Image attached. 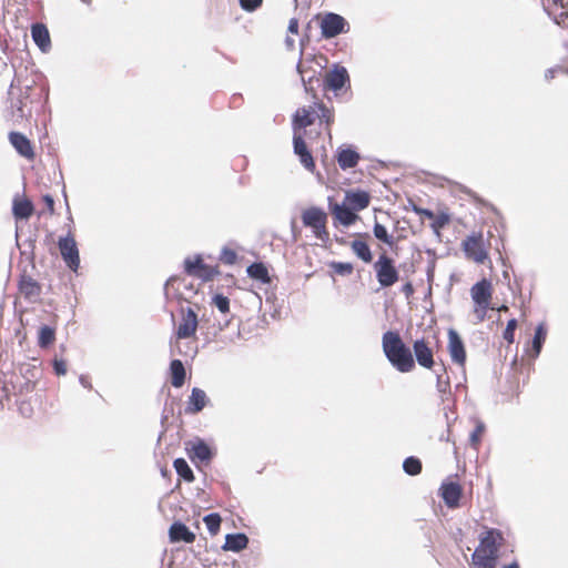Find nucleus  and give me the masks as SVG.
<instances>
[{
  "label": "nucleus",
  "mask_w": 568,
  "mask_h": 568,
  "mask_svg": "<svg viewBox=\"0 0 568 568\" xmlns=\"http://www.w3.org/2000/svg\"><path fill=\"white\" fill-rule=\"evenodd\" d=\"M197 326V314L190 307L182 310L181 320L175 331L176 339L195 337Z\"/></svg>",
  "instance_id": "9d476101"
},
{
  "label": "nucleus",
  "mask_w": 568,
  "mask_h": 568,
  "mask_svg": "<svg viewBox=\"0 0 568 568\" xmlns=\"http://www.w3.org/2000/svg\"><path fill=\"white\" fill-rule=\"evenodd\" d=\"M497 311L498 312H508V306L507 305H501V306L497 307Z\"/></svg>",
  "instance_id": "4d7b16f0"
},
{
  "label": "nucleus",
  "mask_w": 568,
  "mask_h": 568,
  "mask_svg": "<svg viewBox=\"0 0 568 568\" xmlns=\"http://www.w3.org/2000/svg\"><path fill=\"white\" fill-rule=\"evenodd\" d=\"M465 256L477 263L485 264L489 260L490 242L484 237L483 232H473L462 242Z\"/></svg>",
  "instance_id": "39448f33"
},
{
  "label": "nucleus",
  "mask_w": 568,
  "mask_h": 568,
  "mask_svg": "<svg viewBox=\"0 0 568 568\" xmlns=\"http://www.w3.org/2000/svg\"><path fill=\"white\" fill-rule=\"evenodd\" d=\"M304 226L312 229L316 239L326 242L329 239L327 230V213L317 206L305 209L301 214Z\"/></svg>",
  "instance_id": "423d86ee"
},
{
  "label": "nucleus",
  "mask_w": 568,
  "mask_h": 568,
  "mask_svg": "<svg viewBox=\"0 0 568 568\" xmlns=\"http://www.w3.org/2000/svg\"><path fill=\"white\" fill-rule=\"evenodd\" d=\"M376 280L382 287H390L399 280V272L395 265V261L382 252L373 264Z\"/></svg>",
  "instance_id": "0eeeda50"
},
{
  "label": "nucleus",
  "mask_w": 568,
  "mask_h": 568,
  "mask_svg": "<svg viewBox=\"0 0 568 568\" xmlns=\"http://www.w3.org/2000/svg\"><path fill=\"white\" fill-rule=\"evenodd\" d=\"M213 304L217 307V310L223 313V314H227L230 313V300L222 295V294H216L214 297H213Z\"/></svg>",
  "instance_id": "37998d69"
},
{
  "label": "nucleus",
  "mask_w": 568,
  "mask_h": 568,
  "mask_svg": "<svg viewBox=\"0 0 568 568\" xmlns=\"http://www.w3.org/2000/svg\"><path fill=\"white\" fill-rule=\"evenodd\" d=\"M373 233L377 240H379L388 245H393V243H394L393 236L388 234L387 229L384 225H382L381 223L376 222L374 224Z\"/></svg>",
  "instance_id": "58836bf2"
},
{
  "label": "nucleus",
  "mask_w": 568,
  "mask_h": 568,
  "mask_svg": "<svg viewBox=\"0 0 568 568\" xmlns=\"http://www.w3.org/2000/svg\"><path fill=\"white\" fill-rule=\"evenodd\" d=\"M368 234H358L355 240L351 242V248L353 253L362 260L364 263L368 264L373 261V254L366 239Z\"/></svg>",
  "instance_id": "aec40b11"
},
{
  "label": "nucleus",
  "mask_w": 568,
  "mask_h": 568,
  "mask_svg": "<svg viewBox=\"0 0 568 568\" xmlns=\"http://www.w3.org/2000/svg\"><path fill=\"white\" fill-rule=\"evenodd\" d=\"M546 335H547V331H546L544 324H539L536 328L535 336L532 339V349H534L536 356H538L541 351L542 344L546 341Z\"/></svg>",
  "instance_id": "e433bc0d"
},
{
  "label": "nucleus",
  "mask_w": 568,
  "mask_h": 568,
  "mask_svg": "<svg viewBox=\"0 0 568 568\" xmlns=\"http://www.w3.org/2000/svg\"><path fill=\"white\" fill-rule=\"evenodd\" d=\"M318 119L320 124L325 125V131L328 136H332V125L335 121L334 109L325 105L323 101H315L313 105L298 108L293 115L292 126L294 133H304L306 135V128Z\"/></svg>",
  "instance_id": "f257e3e1"
},
{
  "label": "nucleus",
  "mask_w": 568,
  "mask_h": 568,
  "mask_svg": "<svg viewBox=\"0 0 568 568\" xmlns=\"http://www.w3.org/2000/svg\"><path fill=\"white\" fill-rule=\"evenodd\" d=\"M55 341V328L43 325L40 327L38 333V345L41 348H47L52 345Z\"/></svg>",
  "instance_id": "7c9ffc66"
},
{
  "label": "nucleus",
  "mask_w": 568,
  "mask_h": 568,
  "mask_svg": "<svg viewBox=\"0 0 568 568\" xmlns=\"http://www.w3.org/2000/svg\"><path fill=\"white\" fill-rule=\"evenodd\" d=\"M414 357L419 366L426 369H433L435 366L434 348L430 342L425 338H418L413 343Z\"/></svg>",
  "instance_id": "9b49d317"
},
{
  "label": "nucleus",
  "mask_w": 568,
  "mask_h": 568,
  "mask_svg": "<svg viewBox=\"0 0 568 568\" xmlns=\"http://www.w3.org/2000/svg\"><path fill=\"white\" fill-rule=\"evenodd\" d=\"M241 7L246 11H254L262 4V0H240Z\"/></svg>",
  "instance_id": "a18cd8bd"
},
{
  "label": "nucleus",
  "mask_w": 568,
  "mask_h": 568,
  "mask_svg": "<svg viewBox=\"0 0 568 568\" xmlns=\"http://www.w3.org/2000/svg\"><path fill=\"white\" fill-rule=\"evenodd\" d=\"M294 153L298 156L301 164L310 172L315 171V161L305 142L304 133L293 135Z\"/></svg>",
  "instance_id": "dca6fc26"
},
{
  "label": "nucleus",
  "mask_w": 568,
  "mask_h": 568,
  "mask_svg": "<svg viewBox=\"0 0 568 568\" xmlns=\"http://www.w3.org/2000/svg\"><path fill=\"white\" fill-rule=\"evenodd\" d=\"M402 292L405 294L406 297H409L414 294V286L410 282H407L403 285Z\"/></svg>",
  "instance_id": "3c124183"
},
{
  "label": "nucleus",
  "mask_w": 568,
  "mask_h": 568,
  "mask_svg": "<svg viewBox=\"0 0 568 568\" xmlns=\"http://www.w3.org/2000/svg\"><path fill=\"white\" fill-rule=\"evenodd\" d=\"M207 400L206 393L201 388L194 387L189 397L185 412L192 415L197 414L206 406Z\"/></svg>",
  "instance_id": "5701e85b"
},
{
  "label": "nucleus",
  "mask_w": 568,
  "mask_h": 568,
  "mask_svg": "<svg viewBox=\"0 0 568 568\" xmlns=\"http://www.w3.org/2000/svg\"><path fill=\"white\" fill-rule=\"evenodd\" d=\"M8 139L19 155L23 156L28 161H33L36 159L34 148L24 134L12 131L9 133Z\"/></svg>",
  "instance_id": "f3484780"
},
{
  "label": "nucleus",
  "mask_w": 568,
  "mask_h": 568,
  "mask_svg": "<svg viewBox=\"0 0 568 568\" xmlns=\"http://www.w3.org/2000/svg\"><path fill=\"white\" fill-rule=\"evenodd\" d=\"M403 468L406 474L416 476L422 473V462L417 457H407L403 463Z\"/></svg>",
  "instance_id": "c9c22d12"
},
{
  "label": "nucleus",
  "mask_w": 568,
  "mask_h": 568,
  "mask_svg": "<svg viewBox=\"0 0 568 568\" xmlns=\"http://www.w3.org/2000/svg\"><path fill=\"white\" fill-rule=\"evenodd\" d=\"M203 521L212 536H215L220 531L222 519L217 513L206 515Z\"/></svg>",
  "instance_id": "f704fd0d"
},
{
  "label": "nucleus",
  "mask_w": 568,
  "mask_h": 568,
  "mask_svg": "<svg viewBox=\"0 0 568 568\" xmlns=\"http://www.w3.org/2000/svg\"><path fill=\"white\" fill-rule=\"evenodd\" d=\"M13 88H14V81H13V82H12V84H11V91L9 92V93H10V95H13V94H14Z\"/></svg>",
  "instance_id": "bf43d9fd"
},
{
  "label": "nucleus",
  "mask_w": 568,
  "mask_h": 568,
  "mask_svg": "<svg viewBox=\"0 0 568 568\" xmlns=\"http://www.w3.org/2000/svg\"><path fill=\"white\" fill-rule=\"evenodd\" d=\"M447 336H448L447 348H448V353L450 355L452 361L456 365H458L460 367H465L467 354H466V348H465L462 337L459 336L458 332L454 328L448 329Z\"/></svg>",
  "instance_id": "ddd939ff"
},
{
  "label": "nucleus",
  "mask_w": 568,
  "mask_h": 568,
  "mask_svg": "<svg viewBox=\"0 0 568 568\" xmlns=\"http://www.w3.org/2000/svg\"><path fill=\"white\" fill-rule=\"evenodd\" d=\"M31 36L41 51L47 52L51 48L50 33L43 23H34L31 27Z\"/></svg>",
  "instance_id": "393cba45"
},
{
  "label": "nucleus",
  "mask_w": 568,
  "mask_h": 568,
  "mask_svg": "<svg viewBox=\"0 0 568 568\" xmlns=\"http://www.w3.org/2000/svg\"><path fill=\"white\" fill-rule=\"evenodd\" d=\"M185 273L190 276L202 280L203 282L212 281L217 274V266L207 265L201 256L186 258L184 261Z\"/></svg>",
  "instance_id": "1a4fd4ad"
},
{
  "label": "nucleus",
  "mask_w": 568,
  "mask_h": 568,
  "mask_svg": "<svg viewBox=\"0 0 568 568\" xmlns=\"http://www.w3.org/2000/svg\"><path fill=\"white\" fill-rule=\"evenodd\" d=\"M58 246L65 264L75 272L80 266V256L74 237L72 235L60 237Z\"/></svg>",
  "instance_id": "f8f14e48"
},
{
  "label": "nucleus",
  "mask_w": 568,
  "mask_h": 568,
  "mask_svg": "<svg viewBox=\"0 0 568 568\" xmlns=\"http://www.w3.org/2000/svg\"><path fill=\"white\" fill-rule=\"evenodd\" d=\"M285 43H286L287 49H290V50H293L295 47V40L290 36L286 37Z\"/></svg>",
  "instance_id": "5fc2aeb1"
},
{
  "label": "nucleus",
  "mask_w": 568,
  "mask_h": 568,
  "mask_svg": "<svg viewBox=\"0 0 568 568\" xmlns=\"http://www.w3.org/2000/svg\"><path fill=\"white\" fill-rule=\"evenodd\" d=\"M170 375L173 387L180 388L184 385L186 373L184 365L180 359H173L170 363Z\"/></svg>",
  "instance_id": "cd10ccee"
},
{
  "label": "nucleus",
  "mask_w": 568,
  "mask_h": 568,
  "mask_svg": "<svg viewBox=\"0 0 568 568\" xmlns=\"http://www.w3.org/2000/svg\"><path fill=\"white\" fill-rule=\"evenodd\" d=\"M484 434H485V425L483 423H477L475 428L471 430V433L469 435L470 446L476 452L479 449Z\"/></svg>",
  "instance_id": "4c0bfd02"
},
{
  "label": "nucleus",
  "mask_w": 568,
  "mask_h": 568,
  "mask_svg": "<svg viewBox=\"0 0 568 568\" xmlns=\"http://www.w3.org/2000/svg\"><path fill=\"white\" fill-rule=\"evenodd\" d=\"M29 95L19 97L16 101L12 100L11 106L16 109L13 115L17 119L23 120L31 115V109L29 108Z\"/></svg>",
  "instance_id": "c85d7f7f"
},
{
  "label": "nucleus",
  "mask_w": 568,
  "mask_h": 568,
  "mask_svg": "<svg viewBox=\"0 0 568 568\" xmlns=\"http://www.w3.org/2000/svg\"><path fill=\"white\" fill-rule=\"evenodd\" d=\"M211 456V449L204 442H199L192 446V458H197L201 462H204L209 460Z\"/></svg>",
  "instance_id": "473e14b6"
},
{
  "label": "nucleus",
  "mask_w": 568,
  "mask_h": 568,
  "mask_svg": "<svg viewBox=\"0 0 568 568\" xmlns=\"http://www.w3.org/2000/svg\"><path fill=\"white\" fill-rule=\"evenodd\" d=\"M437 386H438L439 392L446 393V392H447V389L449 388V382H448V381L443 382V381L438 377Z\"/></svg>",
  "instance_id": "603ef678"
},
{
  "label": "nucleus",
  "mask_w": 568,
  "mask_h": 568,
  "mask_svg": "<svg viewBox=\"0 0 568 568\" xmlns=\"http://www.w3.org/2000/svg\"><path fill=\"white\" fill-rule=\"evenodd\" d=\"M503 532L498 529H487L479 538V545L473 554V564L476 568H496L498 552L504 545Z\"/></svg>",
  "instance_id": "f03ea898"
},
{
  "label": "nucleus",
  "mask_w": 568,
  "mask_h": 568,
  "mask_svg": "<svg viewBox=\"0 0 568 568\" xmlns=\"http://www.w3.org/2000/svg\"><path fill=\"white\" fill-rule=\"evenodd\" d=\"M518 326L516 318H511L507 322L506 328L503 332V338L507 343V346L515 342V331Z\"/></svg>",
  "instance_id": "a19ab883"
},
{
  "label": "nucleus",
  "mask_w": 568,
  "mask_h": 568,
  "mask_svg": "<svg viewBox=\"0 0 568 568\" xmlns=\"http://www.w3.org/2000/svg\"><path fill=\"white\" fill-rule=\"evenodd\" d=\"M19 292L27 300H34L41 294V285L31 276L22 275L19 281Z\"/></svg>",
  "instance_id": "b1692460"
},
{
  "label": "nucleus",
  "mask_w": 568,
  "mask_h": 568,
  "mask_svg": "<svg viewBox=\"0 0 568 568\" xmlns=\"http://www.w3.org/2000/svg\"><path fill=\"white\" fill-rule=\"evenodd\" d=\"M355 213L365 210L371 203V195L364 190H348L345 192L344 201Z\"/></svg>",
  "instance_id": "a211bd4d"
},
{
  "label": "nucleus",
  "mask_w": 568,
  "mask_h": 568,
  "mask_svg": "<svg viewBox=\"0 0 568 568\" xmlns=\"http://www.w3.org/2000/svg\"><path fill=\"white\" fill-rule=\"evenodd\" d=\"M173 466L178 475L185 481L192 483L194 480V474L184 458H176Z\"/></svg>",
  "instance_id": "2f4dec72"
},
{
  "label": "nucleus",
  "mask_w": 568,
  "mask_h": 568,
  "mask_svg": "<svg viewBox=\"0 0 568 568\" xmlns=\"http://www.w3.org/2000/svg\"><path fill=\"white\" fill-rule=\"evenodd\" d=\"M554 3L560 8H566L568 6V0H554Z\"/></svg>",
  "instance_id": "6e6d98bb"
},
{
  "label": "nucleus",
  "mask_w": 568,
  "mask_h": 568,
  "mask_svg": "<svg viewBox=\"0 0 568 568\" xmlns=\"http://www.w3.org/2000/svg\"><path fill=\"white\" fill-rule=\"evenodd\" d=\"M329 211L335 221L344 226L353 225L357 220L358 215L355 213L349 206L345 203L338 204H329Z\"/></svg>",
  "instance_id": "6ab92c4d"
},
{
  "label": "nucleus",
  "mask_w": 568,
  "mask_h": 568,
  "mask_svg": "<svg viewBox=\"0 0 568 568\" xmlns=\"http://www.w3.org/2000/svg\"><path fill=\"white\" fill-rule=\"evenodd\" d=\"M248 545V538L245 534H229L225 537V544L223 550L239 552L245 549Z\"/></svg>",
  "instance_id": "bb28decb"
},
{
  "label": "nucleus",
  "mask_w": 568,
  "mask_h": 568,
  "mask_svg": "<svg viewBox=\"0 0 568 568\" xmlns=\"http://www.w3.org/2000/svg\"><path fill=\"white\" fill-rule=\"evenodd\" d=\"M298 19L292 18L288 22L287 30L292 34H298Z\"/></svg>",
  "instance_id": "8fccbe9b"
},
{
  "label": "nucleus",
  "mask_w": 568,
  "mask_h": 568,
  "mask_svg": "<svg viewBox=\"0 0 568 568\" xmlns=\"http://www.w3.org/2000/svg\"><path fill=\"white\" fill-rule=\"evenodd\" d=\"M413 211L418 214L419 216L426 217L428 220H432L435 217V213L428 209H423L419 206L414 205Z\"/></svg>",
  "instance_id": "09e8293b"
},
{
  "label": "nucleus",
  "mask_w": 568,
  "mask_h": 568,
  "mask_svg": "<svg viewBox=\"0 0 568 568\" xmlns=\"http://www.w3.org/2000/svg\"><path fill=\"white\" fill-rule=\"evenodd\" d=\"M383 351L389 363L400 373L415 368V359L397 332L388 331L383 335Z\"/></svg>",
  "instance_id": "7ed1b4c3"
},
{
  "label": "nucleus",
  "mask_w": 568,
  "mask_h": 568,
  "mask_svg": "<svg viewBox=\"0 0 568 568\" xmlns=\"http://www.w3.org/2000/svg\"><path fill=\"white\" fill-rule=\"evenodd\" d=\"M558 71H561V69H549V70H547V72L545 73L546 79H547V80H549V79H554V78H555V74H556Z\"/></svg>",
  "instance_id": "864d4df0"
},
{
  "label": "nucleus",
  "mask_w": 568,
  "mask_h": 568,
  "mask_svg": "<svg viewBox=\"0 0 568 568\" xmlns=\"http://www.w3.org/2000/svg\"><path fill=\"white\" fill-rule=\"evenodd\" d=\"M346 84H349V75L344 67L336 64L332 70L326 72L324 78L325 90L337 92Z\"/></svg>",
  "instance_id": "2eb2a0df"
},
{
  "label": "nucleus",
  "mask_w": 568,
  "mask_h": 568,
  "mask_svg": "<svg viewBox=\"0 0 568 568\" xmlns=\"http://www.w3.org/2000/svg\"><path fill=\"white\" fill-rule=\"evenodd\" d=\"M439 496L448 508L456 509L460 506L463 486L458 481L445 480L439 487Z\"/></svg>",
  "instance_id": "4468645a"
},
{
  "label": "nucleus",
  "mask_w": 568,
  "mask_h": 568,
  "mask_svg": "<svg viewBox=\"0 0 568 568\" xmlns=\"http://www.w3.org/2000/svg\"><path fill=\"white\" fill-rule=\"evenodd\" d=\"M169 537L171 542L184 541L186 544H192L195 541V534L192 532L184 524L179 521L171 525Z\"/></svg>",
  "instance_id": "4be33fe9"
},
{
  "label": "nucleus",
  "mask_w": 568,
  "mask_h": 568,
  "mask_svg": "<svg viewBox=\"0 0 568 568\" xmlns=\"http://www.w3.org/2000/svg\"><path fill=\"white\" fill-rule=\"evenodd\" d=\"M450 222V217L447 213L440 212L435 214V217L432 219L430 227L438 233L442 229L448 225Z\"/></svg>",
  "instance_id": "79ce46f5"
},
{
  "label": "nucleus",
  "mask_w": 568,
  "mask_h": 568,
  "mask_svg": "<svg viewBox=\"0 0 568 568\" xmlns=\"http://www.w3.org/2000/svg\"><path fill=\"white\" fill-rule=\"evenodd\" d=\"M316 63L320 69H323L324 65L322 64V62H326V59L324 55H318V57H313L311 60H304V61H301L297 65V69H298V72L301 73V75L303 77V79L305 78L310 67L308 64L310 63Z\"/></svg>",
  "instance_id": "ea45409f"
},
{
  "label": "nucleus",
  "mask_w": 568,
  "mask_h": 568,
  "mask_svg": "<svg viewBox=\"0 0 568 568\" xmlns=\"http://www.w3.org/2000/svg\"><path fill=\"white\" fill-rule=\"evenodd\" d=\"M494 287L488 278H481L470 288V296L474 302V315L478 323L486 320L487 311L494 310L491 306Z\"/></svg>",
  "instance_id": "20e7f679"
},
{
  "label": "nucleus",
  "mask_w": 568,
  "mask_h": 568,
  "mask_svg": "<svg viewBox=\"0 0 568 568\" xmlns=\"http://www.w3.org/2000/svg\"><path fill=\"white\" fill-rule=\"evenodd\" d=\"M34 212L32 202L26 195H17L12 202V213L17 220H28Z\"/></svg>",
  "instance_id": "412c9836"
},
{
  "label": "nucleus",
  "mask_w": 568,
  "mask_h": 568,
  "mask_svg": "<svg viewBox=\"0 0 568 568\" xmlns=\"http://www.w3.org/2000/svg\"><path fill=\"white\" fill-rule=\"evenodd\" d=\"M359 154L351 149H339L336 154V160L342 170H348L355 168L359 162Z\"/></svg>",
  "instance_id": "a878e982"
},
{
  "label": "nucleus",
  "mask_w": 568,
  "mask_h": 568,
  "mask_svg": "<svg viewBox=\"0 0 568 568\" xmlns=\"http://www.w3.org/2000/svg\"><path fill=\"white\" fill-rule=\"evenodd\" d=\"M221 260L225 264H233L236 261V253L232 250L225 248L222 252Z\"/></svg>",
  "instance_id": "de8ad7c7"
},
{
  "label": "nucleus",
  "mask_w": 568,
  "mask_h": 568,
  "mask_svg": "<svg viewBox=\"0 0 568 568\" xmlns=\"http://www.w3.org/2000/svg\"><path fill=\"white\" fill-rule=\"evenodd\" d=\"M315 20L324 39L335 38L349 30V24L345 18L334 12L317 13Z\"/></svg>",
  "instance_id": "6e6552de"
},
{
  "label": "nucleus",
  "mask_w": 568,
  "mask_h": 568,
  "mask_svg": "<svg viewBox=\"0 0 568 568\" xmlns=\"http://www.w3.org/2000/svg\"><path fill=\"white\" fill-rule=\"evenodd\" d=\"M328 266L334 274L341 276H349L354 272V265L349 262H331Z\"/></svg>",
  "instance_id": "72a5a7b5"
},
{
  "label": "nucleus",
  "mask_w": 568,
  "mask_h": 568,
  "mask_svg": "<svg viewBox=\"0 0 568 568\" xmlns=\"http://www.w3.org/2000/svg\"><path fill=\"white\" fill-rule=\"evenodd\" d=\"M247 274L250 277L257 280L262 283H270L271 278L268 270L263 263H253L247 267Z\"/></svg>",
  "instance_id": "c756f323"
},
{
  "label": "nucleus",
  "mask_w": 568,
  "mask_h": 568,
  "mask_svg": "<svg viewBox=\"0 0 568 568\" xmlns=\"http://www.w3.org/2000/svg\"><path fill=\"white\" fill-rule=\"evenodd\" d=\"M503 568H519V566H518V564L513 562V564H510V565H508V566H505V567H503Z\"/></svg>",
  "instance_id": "13d9d810"
},
{
  "label": "nucleus",
  "mask_w": 568,
  "mask_h": 568,
  "mask_svg": "<svg viewBox=\"0 0 568 568\" xmlns=\"http://www.w3.org/2000/svg\"><path fill=\"white\" fill-rule=\"evenodd\" d=\"M42 202L45 209L41 211L40 214L48 213L49 215H53L55 212L53 197L50 194H45L42 196Z\"/></svg>",
  "instance_id": "c03bdc74"
},
{
  "label": "nucleus",
  "mask_w": 568,
  "mask_h": 568,
  "mask_svg": "<svg viewBox=\"0 0 568 568\" xmlns=\"http://www.w3.org/2000/svg\"><path fill=\"white\" fill-rule=\"evenodd\" d=\"M53 369L58 376L64 375L67 373V363L63 359L54 358L53 361Z\"/></svg>",
  "instance_id": "49530a36"
}]
</instances>
